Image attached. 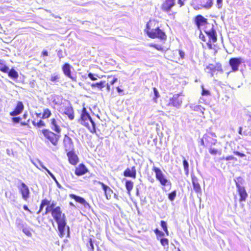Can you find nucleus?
Masks as SVG:
<instances>
[{
	"mask_svg": "<svg viewBox=\"0 0 251 251\" xmlns=\"http://www.w3.org/2000/svg\"><path fill=\"white\" fill-rule=\"evenodd\" d=\"M67 155L68 157L69 162L72 165H76L79 159L77 155L75 153L74 151H69L67 153Z\"/></svg>",
	"mask_w": 251,
	"mask_h": 251,
	"instance_id": "nucleus-17",
	"label": "nucleus"
},
{
	"mask_svg": "<svg viewBox=\"0 0 251 251\" xmlns=\"http://www.w3.org/2000/svg\"><path fill=\"white\" fill-rule=\"evenodd\" d=\"M201 95L203 96H208L211 95L210 92L208 90H206L204 88V86L203 85H201Z\"/></svg>",
	"mask_w": 251,
	"mask_h": 251,
	"instance_id": "nucleus-31",
	"label": "nucleus"
},
{
	"mask_svg": "<svg viewBox=\"0 0 251 251\" xmlns=\"http://www.w3.org/2000/svg\"><path fill=\"white\" fill-rule=\"evenodd\" d=\"M209 153L212 155H216L217 154H221V151H218L215 149L210 148L209 150Z\"/></svg>",
	"mask_w": 251,
	"mask_h": 251,
	"instance_id": "nucleus-38",
	"label": "nucleus"
},
{
	"mask_svg": "<svg viewBox=\"0 0 251 251\" xmlns=\"http://www.w3.org/2000/svg\"><path fill=\"white\" fill-rule=\"evenodd\" d=\"M234 202H235V205H236V202H237V195H234Z\"/></svg>",
	"mask_w": 251,
	"mask_h": 251,
	"instance_id": "nucleus-60",
	"label": "nucleus"
},
{
	"mask_svg": "<svg viewBox=\"0 0 251 251\" xmlns=\"http://www.w3.org/2000/svg\"><path fill=\"white\" fill-rule=\"evenodd\" d=\"M233 153L235 154V155H236L240 157H245L246 156V155L245 154L243 153H241V152H240L238 151H234L233 152Z\"/></svg>",
	"mask_w": 251,
	"mask_h": 251,
	"instance_id": "nucleus-45",
	"label": "nucleus"
},
{
	"mask_svg": "<svg viewBox=\"0 0 251 251\" xmlns=\"http://www.w3.org/2000/svg\"><path fill=\"white\" fill-rule=\"evenodd\" d=\"M23 208H24V209L25 210L27 211H28V212H30V210L29 209V208H28V207H27V205H24L23 206Z\"/></svg>",
	"mask_w": 251,
	"mask_h": 251,
	"instance_id": "nucleus-57",
	"label": "nucleus"
},
{
	"mask_svg": "<svg viewBox=\"0 0 251 251\" xmlns=\"http://www.w3.org/2000/svg\"><path fill=\"white\" fill-rule=\"evenodd\" d=\"M105 81H100L99 82L93 83L91 84L92 88H97L100 90H101L105 86Z\"/></svg>",
	"mask_w": 251,
	"mask_h": 251,
	"instance_id": "nucleus-28",
	"label": "nucleus"
},
{
	"mask_svg": "<svg viewBox=\"0 0 251 251\" xmlns=\"http://www.w3.org/2000/svg\"><path fill=\"white\" fill-rule=\"evenodd\" d=\"M126 187L128 193L130 192L133 188V183L130 180H126Z\"/></svg>",
	"mask_w": 251,
	"mask_h": 251,
	"instance_id": "nucleus-30",
	"label": "nucleus"
},
{
	"mask_svg": "<svg viewBox=\"0 0 251 251\" xmlns=\"http://www.w3.org/2000/svg\"><path fill=\"white\" fill-rule=\"evenodd\" d=\"M51 115V111L49 109H45L44 110L42 115L43 118H48Z\"/></svg>",
	"mask_w": 251,
	"mask_h": 251,
	"instance_id": "nucleus-34",
	"label": "nucleus"
},
{
	"mask_svg": "<svg viewBox=\"0 0 251 251\" xmlns=\"http://www.w3.org/2000/svg\"><path fill=\"white\" fill-rule=\"evenodd\" d=\"M51 123L52 125V126H56V120L54 118L52 119L51 120Z\"/></svg>",
	"mask_w": 251,
	"mask_h": 251,
	"instance_id": "nucleus-56",
	"label": "nucleus"
},
{
	"mask_svg": "<svg viewBox=\"0 0 251 251\" xmlns=\"http://www.w3.org/2000/svg\"><path fill=\"white\" fill-rule=\"evenodd\" d=\"M63 144L65 150L67 152L74 151L73 141L71 138L66 135H65Z\"/></svg>",
	"mask_w": 251,
	"mask_h": 251,
	"instance_id": "nucleus-15",
	"label": "nucleus"
},
{
	"mask_svg": "<svg viewBox=\"0 0 251 251\" xmlns=\"http://www.w3.org/2000/svg\"><path fill=\"white\" fill-rule=\"evenodd\" d=\"M86 246L87 248L90 249V251H94L93 241L92 238L89 239L88 243L86 244Z\"/></svg>",
	"mask_w": 251,
	"mask_h": 251,
	"instance_id": "nucleus-33",
	"label": "nucleus"
},
{
	"mask_svg": "<svg viewBox=\"0 0 251 251\" xmlns=\"http://www.w3.org/2000/svg\"><path fill=\"white\" fill-rule=\"evenodd\" d=\"M88 172V170L86 166L81 163L75 169V174L77 176H81L86 174Z\"/></svg>",
	"mask_w": 251,
	"mask_h": 251,
	"instance_id": "nucleus-19",
	"label": "nucleus"
},
{
	"mask_svg": "<svg viewBox=\"0 0 251 251\" xmlns=\"http://www.w3.org/2000/svg\"><path fill=\"white\" fill-rule=\"evenodd\" d=\"M21 120V118L19 117H13L12 118V121L15 123H19Z\"/></svg>",
	"mask_w": 251,
	"mask_h": 251,
	"instance_id": "nucleus-50",
	"label": "nucleus"
},
{
	"mask_svg": "<svg viewBox=\"0 0 251 251\" xmlns=\"http://www.w3.org/2000/svg\"><path fill=\"white\" fill-rule=\"evenodd\" d=\"M69 204H70V205H71V206H75V205H74V204L72 202H69Z\"/></svg>",
	"mask_w": 251,
	"mask_h": 251,
	"instance_id": "nucleus-63",
	"label": "nucleus"
},
{
	"mask_svg": "<svg viewBox=\"0 0 251 251\" xmlns=\"http://www.w3.org/2000/svg\"><path fill=\"white\" fill-rule=\"evenodd\" d=\"M154 232L155 233L157 238H158V236L163 237L164 235V233L160 231L158 228H156L154 230Z\"/></svg>",
	"mask_w": 251,
	"mask_h": 251,
	"instance_id": "nucleus-41",
	"label": "nucleus"
},
{
	"mask_svg": "<svg viewBox=\"0 0 251 251\" xmlns=\"http://www.w3.org/2000/svg\"><path fill=\"white\" fill-rule=\"evenodd\" d=\"M41 202L44 204V206L47 205V206H50L51 204V203H50V201L47 199L42 200Z\"/></svg>",
	"mask_w": 251,
	"mask_h": 251,
	"instance_id": "nucleus-43",
	"label": "nucleus"
},
{
	"mask_svg": "<svg viewBox=\"0 0 251 251\" xmlns=\"http://www.w3.org/2000/svg\"><path fill=\"white\" fill-rule=\"evenodd\" d=\"M56 203L53 201L51 205L47 206L45 213H50L54 221L57 223L59 231V236L62 237L64 235L65 227L66 225L65 214L62 213L61 208L58 206L55 207Z\"/></svg>",
	"mask_w": 251,
	"mask_h": 251,
	"instance_id": "nucleus-1",
	"label": "nucleus"
},
{
	"mask_svg": "<svg viewBox=\"0 0 251 251\" xmlns=\"http://www.w3.org/2000/svg\"><path fill=\"white\" fill-rule=\"evenodd\" d=\"M175 4V0H165L161 5V10L167 13L169 12Z\"/></svg>",
	"mask_w": 251,
	"mask_h": 251,
	"instance_id": "nucleus-13",
	"label": "nucleus"
},
{
	"mask_svg": "<svg viewBox=\"0 0 251 251\" xmlns=\"http://www.w3.org/2000/svg\"><path fill=\"white\" fill-rule=\"evenodd\" d=\"M37 126H44V123L41 121L40 120L37 124Z\"/></svg>",
	"mask_w": 251,
	"mask_h": 251,
	"instance_id": "nucleus-58",
	"label": "nucleus"
},
{
	"mask_svg": "<svg viewBox=\"0 0 251 251\" xmlns=\"http://www.w3.org/2000/svg\"><path fill=\"white\" fill-rule=\"evenodd\" d=\"M18 189L23 199L25 201H27L29 197L30 194L28 186L24 182H21L20 186L18 187Z\"/></svg>",
	"mask_w": 251,
	"mask_h": 251,
	"instance_id": "nucleus-12",
	"label": "nucleus"
},
{
	"mask_svg": "<svg viewBox=\"0 0 251 251\" xmlns=\"http://www.w3.org/2000/svg\"><path fill=\"white\" fill-rule=\"evenodd\" d=\"M23 232L27 236L31 237L32 234L30 230L27 228H24L23 229Z\"/></svg>",
	"mask_w": 251,
	"mask_h": 251,
	"instance_id": "nucleus-44",
	"label": "nucleus"
},
{
	"mask_svg": "<svg viewBox=\"0 0 251 251\" xmlns=\"http://www.w3.org/2000/svg\"><path fill=\"white\" fill-rule=\"evenodd\" d=\"M98 184L101 185L104 193V195L106 197V198L107 200H109L112 196V194H113V190L107 185L104 184L101 181H98Z\"/></svg>",
	"mask_w": 251,
	"mask_h": 251,
	"instance_id": "nucleus-20",
	"label": "nucleus"
},
{
	"mask_svg": "<svg viewBox=\"0 0 251 251\" xmlns=\"http://www.w3.org/2000/svg\"><path fill=\"white\" fill-rule=\"evenodd\" d=\"M184 0H177V3L179 5L180 7L184 5Z\"/></svg>",
	"mask_w": 251,
	"mask_h": 251,
	"instance_id": "nucleus-52",
	"label": "nucleus"
},
{
	"mask_svg": "<svg viewBox=\"0 0 251 251\" xmlns=\"http://www.w3.org/2000/svg\"><path fill=\"white\" fill-rule=\"evenodd\" d=\"M117 90L119 93H121L123 92V90L121 89L119 86L117 87Z\"/></svg>",
	"mask_w": 251,
	"mask_h": 251,
	"instance_id": "nucleus-61",
	"label": "nucleus"
},
{
	"mask_svg": "<svg viewBox=\"0 0 251 251\" xmlns=\"http://www.w3.org/2000/svg\"><path fill=\"white\" fill-rule=\"evenodd\" d=\"M221 160H225L226 161L233 160L235 161H236L237 160V158L232 155H229L226 157H222L221 158Z\"/></svg>",
	"mask_w": 251,
	"mask_h": 251,
	"instance_id": "nucleus-37",
	"label": "nucleus"
},
{
	"mask_svg": "<svg viewBox=\"0 0 251 251\" xmlns=\"http://www.w3.org/2000/svg\"><path fill=\"white\" fill-rule=\"evenodd\" d=\"M52 130L56 132L54 133L48 129H44L42 130L44 136L50 141V142L54 146H57L60 137V129L59 126H53Z\"/></svg>",
	"mask_w": 251,
	"mask_h": 251,
	"instance_id": "nucleus-4",
	"label": "nucleus"
},
{
	"mask_svg": "<svg viewBox=\"0 0 251 251\" xmlns=\"http://www.w3.org/2000/svg\"><path fill=\"white\" fill-rule=\"evenodd\" d=\"M124 176L125 177H130L135 178L136 177V170L135 166H133L131 169L126 168L124 172Z\"/></svg>",
	"mask_w": 251,
	"mask_h": 251,
	"instance_id": "nucleus-22",
	"label": "nucleus"
},
{
	"mask_svg": "<svg viewBox=\"0 0 251 251\" xmlns=\"http://www.w3.org/2000/svg\"><path fill=\"white\" fill-rule=\"evenodd\" d=\"M192 182L195 192L197 193H201V187L198 178L195 176H192Z\"/></svg>",
	"mask_w": 251,
	"mask_h": 251,
	"instance_id": "nucleus-23",
	"label": "nucleus"
},
{
	"mask_svg": "<svg viewBox=\"0 0 251 251\" xmlns=\"http://www.w3.org/2000/svg\"><path fill=\"white\" fill-rule=\"evenodd\" d=\"M215 136L211 133L205 134L201 140V144L205 147H211L216 143Z\"/></svg>",
	"mask_w": 251,
	"mask_h": 251,
	"instance_id": "nucleus-8",
	"label": "nucleus"
},
{
	"mask_svg": "<svg viewBox=\"0 0 251 251\" xmlns=\"http://www.w3.org/2000/svg\"><path fill=\"white\" fill-rule=\"evenodd\" d=\"M194 22L197 28L201 31V27L208 24L207 19L204 18L201 15H198L196 16L194 19Z\"/></svg>",
	"mask_w": 251,
	"mask_h": 251,
	"instance_id": "nucleus-9",
	"label": "nucleus"
},
{
	"mask_svg": "<svg viewBox=\"0 0 251 251\" xmlns=\"http://www.w3.org/2000/svg\"><path fill=\"white\" fill-rule=\"evenodd\" d=\"M216 67H217L218 69H221V64L220 63H217L216 66H215L212 64H209L206 66V69L208 70V72L213 75V73L217 70Z\"/></svg>",
	"mask_w": 251,
	"mask_h": 251,
	"instance_id": "nucleus-25",
	"label": "nucleus"
},
{
	"mask_svg": "<svg viewBox=\"0 0 251 251\" xmlns=\"http://www.w3.org/2000/svg\"><path fill=\"white\" fill-rule=\"evenodd\" d=\"M62 70L65 76L70 78L74 81H76V76H73L71 74V66L69 63H64L62 66Z\"/></svg>",
	"mask_w": 251,
	"mask_h": 251,
	"instance_id": "nucleus-14",
	"label": "nucleus"
},
{
	"mask_svg": "<svg viewBox=\"0 0 251 251\" xmlns=\"http://www.w3.org/2000/svg\"><path fill=\"white\" fill-rule=\"evenodd\" d=\"M69 197L75 200L76 202L82 204L85 208L90 207L89 203L82 197L76 196L74 194H70Z\"/></svg>",
	"mask_w": 251,
	"mask_h": 251,
	"instance_id": "nucleus-18",
	"label": "nucleus"
},
{
	"mask_svg": "<svg viewBox=\"0 0 251 251\" xmlns=\"http://www.w3.org/2000/svg\"><path fill=\"white\" fill-rule=\"evenodd\" d=\"M153 91L154 94V97L153 98V99L155 101H156V100L160 97V95L157 91V89L155 87L153 88Z\"/></svg>",
	"mask_w": 251,
	"mask_h": 251,
	"instance_id": "nucleus-42",
	"label": "nucleus"
},
{
	"mask_svg": "<svg viewBox=\"0 0 251 251\" xmlns=\"http://www.w3.org/2000/svg\"><path fill=\"white\" fill-rule=\"evenodd\" d=\"M160 243L163 246H168L169 240L167 238H161L160 240Z\"/></svg>",
	"mask_w": 251,
	"mask_h": 251,
	"instance_id": "nucleus-40",
	"label": "nucleus"
},
{
	"mask_svg": "<svg viewBox=\"0 0 251 251\" xmlns=\"http://www.w3.org/2000/svg\"><path fill=\"white\" fill-rule=\"evenodd\" d=\"M213 5L212 0H207L206 3L203 5V7L205 8H209Z\"/></svg>",
	"mask_w": 251,
	"mask_h": 251,
	"instance_id": "nucleus-39",
	"label": "nucleus"
},
{
	"mask_svg": "<svg viewBox=\"0 0 251 251\" xmlns=\"http://www.w3.org/2000/svg\"><path fill=\"white\" fill-rule=\"evenodd\" d=\"M222 2L223 0H216L217 7L219 9H220L222 7Z\"/></svg>",
	"mask_w": 251,
	"mask_h": 251,
	"instance_id": "nucleus-47",
	"label": "nucleus"
},
{
	"mask_svg": "<svg viewBox=\"0 0 251 251\" xmlns=\"http://www.w3.org/2000/svg\"><path fill=\"white\" fill-rule=\"evenodd\" d=\"M144 32L151 39H159L161 41L167 40V35L161 28L159 22L154 20H150L146 24Z\"/></svg>",
	"mask_w": 251,
	"mask_h": 251,
	"instance_id": "nucleus-2",
	"label": "nucleus"
},
{
	"mask_svg": "<svg viewBox=\"0 0 251 251\" xmlns=\"http://www.w3.org/2000/svg\"><path fill=\"white\" fill-rule=\"evenodd\" d=\"M160 225L162 227L163 230L167 235H169V231L168 230L167 226L166 223L164 221H161Z\"/></svg>",
	"mask_w": 251,
	"mask_h": 251,
	"instance_id": "nucleus-32",
	"label": "nucleus"
},
{
	"mask_svg": "<svg viewBox=\"0 0 251 251\" xmlns=\"http://www.w3.org/2000/svg\"><path fill=\"white\" fill-rule=\"evenodd\" d=\"M242 132V129H241V127H240L239 128V133H240V134H242V132Z\"/></svg>",
	"mask_w": 251,
	"mask_h": 251,
	"instance_id": "nucleus-62",
	"label": "nucleus"
},
{
	"mask_svg": "<svg viewBox=\"0 0 251 251\" xmlns=\"http://www.w3.org/2000/svg\"><path fill=\"white\" fill-rule=\"evenodd\" d=\"M183 165L185 173L187 174L189 172V164L186 160H183Z\"/></svg>",
	"mask_w": 251,
	"mask_h": 251,
	"instance_id": "nucleus-35",
	"label": "nucleus"
},
{
	"mask_svg": "<svg viewBox=\"0 0 251 251\" xmlns=\"http://www.w3.org/2000/svg\"><path fill=\"white\" fill-rule=\"evenodd\" d=\"M149 46L150 47L153 48L159 51H166L165 49H164V47L160 45L151 43L149 45Z\"/></svg>",
	"mask_w": 251,
	"mask_h": 251,
	"instance_id": "nucleus-29",
	"label": "nucleus"
},
{
	"mask_svg": "<svg viewBox=\"0 0 251 251\" xmlns=\"http://www.w3.org/2000/svg\"><path fill=\"white\" fill-rule=\"evenodd\" d=\"M205 32L208 36V41H207L205 36L201 32L199 34V38L202 41L206 43L208 49L211 50L213 49L212 44L216 42L217 41L216 31L213 28V25H212V27L209 30H205Z\"/></svg>",
	"mask_w": 251,
	"mask_h": 251,
	"instance_id": "nucleus-3",
	"label": "nucleus"
},
{
	"mask_svg": "<svg viewBox=\"0 0 251 251\" xmlns=\"http://www.w3.org/2000/svg\"><path fill=\"white\" fill-rule=\"evenodd\" d=\"M235 182L237 189V194L239 196L238 201L241 203L247 200L248 197V194L245 187L242 186L243 179L241 177H237V181L235 180Z\"/></svg>",
	"mask_w": 251,
	"mask_h": 251,
	"instance_id": "nucleus-5",
	"label": "nucleus"
},
{
	"mask_svg": "<svg viewBox=\"0 0 251 251\" xmlns=\"http://www.w3.org/2000/svg\"><path fill=\"white\" fill-rule=\"evenodd\" d=\"M110 85L111 84H109V83H107L106 84V88L108 91H109L110 90Z\"/></svg>",
	"mask_w": 251,
	"mask_h": 251,
	"instance_id": "nucleus-59",
	"label": "nucleus"
},
{
	"mask_svg": "<svg viewBox=\"0 0 251 251\" xmlns=\"http://www.w3.org/2000/svg\"><path fill=\"white\" fill-rule=\"evenodd\" d=\"M41 55L43 56H48V52L46 50H44L42 52Z\"/></svg>",
	"mask_w": 251,
	"mask_h": 251,
	"instance_id": "nucleus-51",
	"label": "nucleus"
},
{
	"mask_svg": "<svg viewBox=\"0 0 251 251\" xmlns=\"http://www.w3.org/2000/svg\"><path fill=\"white\" fill-rule=\"evenodd\" d=\"M176 195V191L174 190L168 194V198L170 201H173L175 200Z\"/></svg>",
	"mask_w": 251,
	"mask_h": 251,
	"instance_id": "nucleus-36",
	"label": "nucleus"
},
{
	"mask_svg": "<svg viewBox=\"0 0 251 251\" xmlns=\"http://www.w3.org/2000/svg\"><path fill=\"white\" fill-rule=\"evenodd\" d=\"M95 127L96 126H88L89 130L92 132H95L96 131Z\"/></svg>",
	"mask_w": 251,
	"mask_h": 251,
	"instance_id": "nucleus-53",
	"label": "nucleus"
},
{
	"mask_svg": "<svg viewBox=\"0 0 251 251\" xmlns=\"http://www.w3.org/2000/svg\"><path fill=\"white\" fill-rule=\"evenodd\" d=\"M178 53L180 55V58L183 59L185 56L184 52L183 50H178Z\"/></svg>",
	"mask_w": 251,
	"mask_h": 251,
	"instance_id": "nucleus-49",
	"label": "nucleus"
},
{
	"mask_svg": "<svg viewBox=\"0 0 251 251\" xmlns=\"http://www.w3.org/2000/svg\"><path fill=\"white\" fill-rule=\"evenodd\" d=\"M6 73L8 74V75L9 77L12 78L13 79H17L19 77L18 72L13 68H12L10 70H8V72H6Z\"/></svg>",
	"mask_w": 251,
	"mask_h": 251,
	"instance_id": "nucleus-27",
	"label": "nucleus"
},
{
	"mask_svg": "<svg viewBox=\"0 0 251 251\" xmlns=\"http://www.w3.org/2000/svg\"><path fill=\"white\" fill-rule=\"evenodd\" d=\"M9 70L8 67L6 65L5 61L0 59V71L3 73H6Z\"/></svg>",
	"mask_w": 251,
	"mask_h": 251,
	"instance_id": "nucleus-26",
	"label": "nucleus"
},
{
	"mask_svg": "<svg viewBox=\"0 0 251 251\" xmlns=\"http://www.w3.org/2000/svg\"><path fill=\"white\" fill-rule=\"evenodd\" d=\"M152 170L155 173L156 179L159 182L162 186H165L169 182V180L159 168L153 167Z\"/></svg>",
	"mask_w": 251,
	"mask_h": 251,
	"instance_id": "nucleus-7",
	"label": "nucleus"
},
{
	"mask_svg": "<svg viewBox=\"0 0 251 251\" xmlns=\"http://www.w3.org/2000/svg\"><path fill=\"white\" fill-rule=\"evenodd\" d=\"M24 109V105L22 101H17L16 105L14 108L13 110L10 112V115L11 116H15L20 114Z\"/></svg>",
	"mask_w": 251,
	"mask_h": 251,
	"instance_id": "nucleus-16",
	"label": "nucleus"
},
{
	"mask_svg": "<svg viewBox=\"0 0 251 251\" xmlns=\"http://www.w3.org/2000/svg\"><path fill=\"white\" fill-rule=\"evenodd\" d=\"M88 77L92 80H96L97 79V78L94 75H93L92 73H89L88 74Z\"/></svg>",
	"mask_w": 251,
	"mask_h": 251,
	"instance_id": "nucleus-48",
	"label": "nucleus"
},
{
	"mask_svg": "<svg viewBox=\"0 0 251 251\" xmlns=\"http://www.w3.org/2000/svg\"><path fill=\"white\" fill-rule=\"evenodd\" d=\"M64 114L67 115L70 120H72L75 118L74 111L72 106H65L63 109Z\"/></svg>",
	"mask_w": 251,
	"mask_h": 251,
	"instance_id": "nucleus-21",
	"label": "nucleus"
},
{
	"mask_svg": "<svg viewBox=\"0 0 251 251\" xmlns=\"http://www.w3.org/2000/svg\"><path fill=\"white\" fill-rule=\"evenodd\" d=\"M59 79V77L57 75H52L50 77V80L52 82H55L58 80Z\"/></svg>",
	"mask_w": 251,
	"mask_h": 251,
	"instance_id": "nucleus-46",
	"label": "nucleus"
},
{
	"mask_svg": "<svg viewBox=\"0 0 251 251\" xmlns=\"http://www.w3.org/2000/svg\"><path fill=\"white\" fill-rule=\"evenodd\" d=\"M175 249L176 250V251H181L180 250V249H179V248H176L175 247Z\"/></svg>",
	"mask_w": 251,
	"mask_h": 251,
	"instance_id": "nucleus-64",
	"label": "nucleus"
},
{
	"mask_svg": "<svg viewBox=\"0 0 251 251\" xmlns=\"http://www.w3.org/2000/svg\"><path fill=\"white\" fill-rule=\"evenodd\" d=\"M80 124L84 126H95L94 120L90 116L87 112L86 108L83 107L80 115Z\"/></svg>",
	"mask_w": 251,
	"mask_h": 251,
	"instance_id": "nucleus-6",
	"label": "nucleus"
},
{
	"mask_svg": "<svg viewBox=\"0 0 251 251\" xmlns=\"http://www.w3.org/2000/svg\"><path fill=\"white\" fill-rule=\"evenodd\" d=\"M180 96V94H179L174 95L173 96L169 99L168 105L178 108L182 103L181 99L179 98Z\"/></svg>",
	"mask_w": 251,
	"mask_h": 251,
	"instance_id": "nucleus-10",
	"label": "nucleus"
},
{
	"mask_svg": "<svg viewBox=\"0 0 251 251\" xmlns=\"http://www.w3.org/2000/svg\"><path fill=\"white\" fill-rule=\"evenodd\" d=\"M44 207V204L42 202H41L40 207H39V210L37 213H39L43 210Z\"/></svg>",
	"mask_w": 251,
	"mask_h": 251,
	"instance_id": "nucleus-54",
	"label": "nucleus"
},
{
	"mask_svg": "<svg viewBox=\"0 0 251 251\" xmlns=\"http://www.w3.org/2000/svg\"><path fill=\"white\" fill-rule=\"evenodd\" d=\"M243 62L241 57H232L229 60V64L232 72H236L239 70L240 65Z\"/></svg>",
	"mask_w": 251,
	"mask_h": 251,
	"instance_id": "nucleus-11",
	"label": "nucleus"
},
{
	"mask_svg": "<svg viewBox=\"0 0 251 251\" xmlns=\"http://www.w3.org/2000/svg\"><path fill=\"white\" fill-rule=\"evenodd\" d=\"M117 81V78L116 77L113 78V79L110 82L111 85L114 84Z\"/></svg>",
	"mask_w": 251,
	"mask_h": 251,
	"instance_id": "nucleus-55",
	"label": "nucleus"
},
{
	"mask_svg": "<svg viewBox=\"0 0 251 251\" xmlns=\"http://www.w3.org/2000/svg\"><path fill=\"white\" fill-rule=\"evenodd\" d=\"M192 114L201 116L203 114L204 108L201 105H195L191 108Z\"/></svg>",
	"mask_w": 251,
	"mask_h": 251,
	"instance_id": "nucleus-24",
	"label": "nucleus"
}]
</instances>
